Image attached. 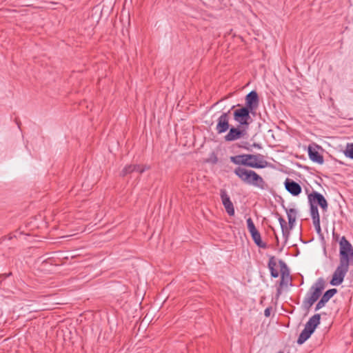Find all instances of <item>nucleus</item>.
I'll list each match as a JSON object with an SVG mask.
<instances>
[{
	"mask_svg": "<svg viewBox=\"0 0 353 353\" xmlns=\"http://www.w3.org/2000/svg\"><path fill=\"white\" fill-rule=\"evenodd\" d=\"M234 174L244 183L264 190L267 186L263 179L256 172L237 167L234 170Z\"/></svg>",
	"mask_w": 353,
	"mask_h": 353,
	"instance_id": "nucleus-1",
	"label": "nucleus"
},
{
	"mask_svg": "<svg viewBox=\"0 0 353 353\" xmlns=\"http://www.w3.org/2000/svg\"><path fill=\"white\" fill-rule=\"evenodd\" d=\"M325 288V282L323 278H319L311 286L306 296L303 301V307L309 310L312 305L319 299Z\"/></svg>",
	"mask_w": 353,
	"mask_h": 353,
	"instance_id": "nucleus-2",
	"label": "nucleus"
},
{
	"mask_svg": "<svg viewBox=\"0 0 353 353\" xmlns=\"http://www.w3.org/2000/svg\"><path fill=\"white\" fill-rule=\"evenodd\" d=\"M283 208L287 214L288 226L287 225L285 220L278 212L275 213V216L278 218L279 222L280 223L283 236L285 239V241H287L290 236V230H292L294 227L296 220L297 211L294 208H288L283 205Z\"/></svg>",
	"mask_w": 353,
	"mask_h": 353,
	"instance_id": "nucleus-3",
	"label": "nucleus"
},
{
	"mask_svg": "<svg viewBox=\"0 0 353 353\" xmlns=\"http://www.w3.org/2000/svg\"><path fill=\"white\" fill-rule=\"evenodd\" d=\"M339 261L353 264V248L352 244L345 236H342L339 242Z\"/></svg>",
	"mask_w": 353,
	"mask_h": 353,
	"instance_id": "nucleus-4",
	"label": "nucleus"
},
{
	"mask_svg": "<svg viewBox=\"0 0 353 353\" xmlns=\"http://www.w3.org/2000/svg\"><path fill=\"white\" fill-rule=\"evenodd\" d=\"M250 112H252V111L245 107H241L239 109H236L233 112L234 119L239 124L240 127L242 128H247L252 121L250 115Z\"/></svg>",
	"mask_w": 353,
	"mask_h": 353,
	"instance_id": "nucleus-5",
	"label": "nucleus"
},
{
	"mask_svg": "<svg viewBox=\"0 0 353 353\" xmlns=\"http://www.w3.org/2000/svg\"><path fill=\"white\" fill-rule=\"evenodd\" d=\"M350 264L349 263L339 261V264L334 272L332 278L330 282L332 285L336 286L343 283L348 272Z\"/></svg>",
	"mask_w": 353,
	"mask_h": 353,
	"instance_id": "nucleus-6",
	"label": "nucleus"
},
{
	"mask_svg": "<svg viewBox=\"0 0 353 353\" xmlns=\"http://www.w3.org/2000/svg\"><path fill=\"white\" fill-rule=\"evenodd\" d=\"M253 158L250 154H239L236 156H232L230 157V160L232 163L239 165H245L248 167H261L262 165L257 164L256 163H252L250 161V159Z\"/></svg>",
	"mask_w": 353,
	"mask_h": 353,
	"instance_id": "nucleus-7",
	"label": "nucleus"
},
{
	"mask_svg": "<svg viewBox=\"0 0 353 353\" xmlns=\"http://www.w3.org/2000/svg\"><path fill=\"white\" fill-rule=\"evenodd\" d=\"M230 110L227 112H223L217 119L216 130L218 134H223L227 132L230 128Z\"/></svg>",
	"mask_w": 353,
	"mask_h": 353,
	"instance_id": "nucleus-8",
	"label": "nucleus"
},
{
	"mask_svg": "<svg viewBox=\"0 0 353 353\" xmlns=\"http://www.w3.org/2000/svg\"><path fill=\"white\" fill-rule=\"evenodd\" d=\"M309 202L312 204L319 205L323 211L327 209V202L325 197L319 192H313L308 195Z\"/></svg>",
	"mask_w": 353,
	"mask_h": 353,
	"instance_id": "nucleus-9",
	"label": "nucleus"
},
{
	"mask_svg": "<svg viewBox=\"0 0 353 353\" xmlns=\"http://www.w3.org/2000/svg\"><path fill=\"white\" fill-rule=\"evenodd\" d=\"M259 103L258 94L256 91L253 90L249 92L245 97V105L248 110L254 111L257 109Z\"/></svg>",
	"mask_w": 353,
	"mask_h": 353,
	"instance_id": "nucleus-10",
	"label": "nucleus"
},
{
	"mask_svg": "<svg viewBox=\"0 0 353 353\" xmlns=\"http://www.w3.org/2000/svg\"><path fill=\"white\" fill-rule=\"evenodd\" d=\"M222 203L225 209L226 212L230 216L234 215V208L232 202L230 200L229 195L227 194L225 190H221L220 192Z\"/></svg>",
	"mask_w": 353,
	"mask_h": 353,
	"instance_id": "nucleus-11",
	"label": "nucleus"
},
{
	"mask_svg": "<svg viewBox=\"0 0 353 353\" xmlns=\"http://www.w3.org/2000/svg\"><path fill=\"white\" fill-rule=\"evenodd\" d=\"M245 134V129L232 127L229 128V132L224 137V139L226 141H233L243 137Z\"/></svg>",
	"mask_w": 353,
	"mask_h": 353,
	"instance_id": "nucleus-12",
	"label": "nucleus"
},
{
	"mask_svg": "<svg viewBox=\"0 0 353 353\" xmlns=\"http://www.w3.org/2000/svg\"><path fill=\"white\" fill-rule=\"evenodd\" d=\"M284 185L287 191L292 196H298L302 191L301 186L298 183L292 179H286Z\"/></svg>",
	"mask_w": 353,
	"mask_h": 353,
	"instance_id": "nucleus-13",
	"label": "nucleus"
},
{
	"mask_svg": "<svg viewBox=\"0 0 353 353\" xmlns=\"http://www.w3.org/2000/svg\"><path fill=\"white\" fill-rule=\"evenodd\" d=\"M337 293V290L335 288H332L327 290L321 296V299L319 301L315 307V310H319L322 307L325 306L326 303L329 301V300Z\"/></svg>",
	"mask_w": 353,
	"mask_h": 353,
	"instance_id": "nucleus-14",
	"label": "nucleus"
},
{
	"mask_svg": "<svg viewBox=\"0 0 353 353\" xmlns=\"http://www.w3.org/2000/svg\"><path fill=\"white\" fill-rule=\"evenodd\" d=\"M320 320L321 315L319 314H316L309 319V321L306 323L305 327L313 333L316 327L320 323Z\"/></svg>",
	"mask_w": 353,
	"mask_h": 353,
	"instance_id": "nucleus-15",
	"label": "nucleus"
},
{
	"mask_svg": "<svg viewBox=\"0 0 353 353\" xmlns=\"http://www.w3.org/2000/svg\"><path fill=\"white\" fill-rule=\"evenodd\" d=\"M251 234V236L254 241V242L256 243L257 246L261 248H266L267 244L265 243H263L261 240V236L260 232L258 231V230H255L251 232H250Z\"/></svg>",
	"mask_w": 353,
	"mask_h": 353,
	"instance_id": "nucleus-16",
	"label": "nucleus"
},
{
	"mask_svg": "<svg viewBox=\"0 0 353 353\" xmlns=\"http://www.w3.org/2000/svg\"><path fill=\"white\" fill-rule=\"evenodd\" d=\"M308 154L310 157V159L316 162L319 164H322L323 163V157L322 155L319 154L318 151H316L315 149H312L310 147L308 149Z\"/></svg>",
	"mask_w": 353,
	"mask_h": 353,
	"instance_id": "nucleus-17",
	"label": "nucleus"
},
{
	"mask_svg": "<svg viewBox=\"0 0 353 353\" xmlns=\"http://www.w3.org/2000/svg\"><path fill=\"white\" fill-rule=\"evenodd\" d=\"M253 158L250 159V161L252 163H256L257 164L262 165L261 167H252L253 168H265L268 165V162L264 160L263 156L258 154H250Z\"/></svg>",
	"mask_w": 353,
	"mask_h": 353,
	"instance_id": "nucleus-18",
	"label": "nucleus"
},
{
	"mask_svg": "<svg viewBox=\"0 0 353 353\" xmlns=\"http://www.w3.org/2000/svg\"><path fill=\"white\" fill-rule=\"evenodd\" d=\"M312 334V332L305 327L299 334V336L297 339V343L299 345L303 344L310 337Z\"/></svg>",
	"mask_w": 353,
	"mask_h": 353,
	"instance_id": "nucleus-19",
	"label": "nucleus"
},
{
	"mask_svg": "<svg viewBox=\"0 0 353 353\" xmlns=\"http://www.w3.org/2000/svg\"><path fill=\"white\" fill-rule=\"evenodd\" d=\"M276 266V262L274 256H271L268 262V268L270 271V274L272 277L276 278L279 276V272L275 269Z\"/></svg>",
	"mask_w": 353,
	"mask_h": 353,
	"instance_id": "nucleus-20",
	"label": "nucleus"
},
{
	"mask_svg": "<svg viewBox=\"0 0 353 353\" xmlns=\"http://www.w3.org/2000/svg\"><path fill=\"white\" fill-rule=\"evenodd\" d=\"M310 214H311L312 221L320 219V216H319V210H318V208H317L316 205L310 203Z\"/></svg>",
	"mask_w": 353,
	"mask_h": 353,
	"instance_id": "nucleus-21",
	"label": "nucleus"
},
{
	"mask_svg": "<svg viewBox=\"0 0 353 353\" xmlns=\"http://www.w3.org/2000/svg\"><path fill=\"white\" fill-rule=\"evenodd\" d=\"M136 170V167L134 166V165H128L124 167V168L121 172V176H125L127 174H129L133 172H134Z\"/></svg>",
	"mask_w": 353,
	"mask_h": 353,
	"instance_id": "nucleus-22",
	"label": "nucleus"
},
{
	"mask_svg": "<svg viewBox=\"0 0 353 353\" xmlns=\"http://www.w3.org/2000/svg\"><path fill=\"white\" fill-rule=\"evenodd\" d=\"M344 154L347 157L353 159V143H348L347 145Z\"/></svg>",
	"mask_w": 353,
	"mask_h": 353,
	"instance_id": "nucleus-23",
	"label": "nucleus"
},
{
	"mask_svg": "<svg viewBox=\"0 0 353 353\" xmlns=\"http://www.w3.org/2000/svg\"><path fill=\"white\" fill-rule=\"evenodd\" d=\"M247 226H248V230L250 232L256 230V228L254 225V223L250 217H249L247 219Z\"/></svg>",
	"mask_w": 353,
	"mask_h": 353,
	"instance_id": "nucleus-24",
	"label": "nucleus"
},
{
	"mask_svg": "<svg viewBox=\"0 0 353 353\" xmlns=\"http://www.w3.org/2000/svg\"><path fill=\"white\" fill-rule=\"evenodd\" d=\"M134 166L136 167V170L134 172H138L140 174H142L145 170L150 169V167L147 165L134 164Z\"/></svg>",
	"mask_w": 353,
	"mask_h": 353,
	"instance_id": "nucleus-25",
	"label": "nucleus"
},
{
	"mask_svg": "<svg viewBox=\"0 0 353 353\" xmlns=\"http://www.w3.org/2000/svg\"><path fill=\"white\" fill-rule=\"evenodd\" d=\"M312 221H313V224H314V226L315 228V230H316V232L318 234H321V225H320V219H319V220H314Z\"/></svg>",
	"mask_w": 353,
	"mask_h": 353,
	"instance_id": "nucleus-26",
	"label": "nucleus"
},
{
	"mask_svg": "<svg viewBox=\"0 0 353 353\" xmlns=\"http://www.w3.org/2000/svg\"><path fill=\"white\" fill-rule=\"evenodd\" d=\"M279 264L281 265V271H283V269L285 268V269H287V265L285 264V263L283 261H279ZM282 275L283 276L284 275V272H282Z\"/></svg>",
	"mask_w": 353,
	"mask_h": 353,
	"instance_id": "nucleus-27",
	"label": "nucleus"
},
{
	"mask_svg": "<svg viewBox=\"0 0 353 353\" xmlns=\"http://www.w3.org/2000/svg\"><path fill=\"white\" fill-rule=\"evenodd\" d=\"M270 311H271V307H267L265 311H264V315L266 316V317H269L270 316Z\"/></svg>",
	"mask_w": 353,
	"mask_h": 353,
	"instance_id": "nucleus-28",
	"label": "nucleus"
},
{
	"mask_svg": "<svg viewBox=\"0 0 353 353\" xmlns=\"http://www.w3.org/2000/svg\"><path fill=\"white\" fill-rule=\"evenodd\" d=\"M254 145V147H256V148H261V146H260V145H259V144L254 143V145Z\"/></svg>",
	"mask_w": 353,
	"mask_h": 353,
	"instance_id": "nucleus-29",
	"label": "nucleus"
},
{
	"mask_svg": "<svg viewBox=\"0 0 353 353\" xmlns=\"http://www.w3.org/2000/svg\"><path fill=\"white\" fill-rule=\"evenodd\" d=\"M11 274V273H8V274H2L1 276H3L4 277H7L8 276H10Z\"/></svg>",
	"mask_w": 353,
	"mask_h": 353,
	"instance_id": "nucleus-30",
	"label": "nucleus"
},
{
	"mask_svg": "<svg viewBox=\"0 0 353 353\" xmlns=\"http://www.w3.org/2000/svg\"><path fill=\"white\" fill-rule=\"evenodd\" d=\"M276 241L277 242L279 241V238L276 236Z\"/></svg>",
	"mask_w": 353,
	"mask_h": 353,
	"instance_id": "nucleus-31",
	"label": "nucleus"
},
{
	"mask_svg": "<svg viewBox=\"0 0 353 353\" xmlns=\"http://www.w3.org/2000/svg\"><path fill=\"white\" fill-rule=\"evenodd\" d=\"M277 353H283V352H282V351H279V352H278Z\"/></svg>",
	"mask_w": 353,
	"mask_h": 353,
	"instance_id": "nucleus-32",
	"label": "nucleus"
}]
</instances>
